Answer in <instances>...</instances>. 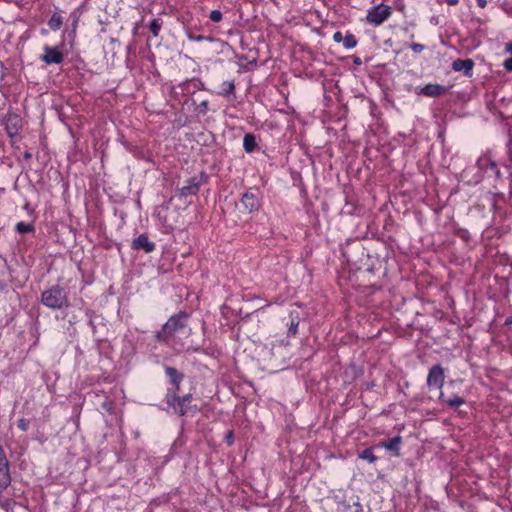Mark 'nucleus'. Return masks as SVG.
<instances>
[{"instance_id": "39448f33", "label": "nucleus", "mask_w": 512, "mask_h": 512, "mask_svg": "<svg viewBox=\"0 0 512 512\" xmlns=\"http://www.w3.org/2000/svg\"><path fill=\"white\" fill-rule=\"evenodd\" d=\"M4 124L12 142L18 141L23 127L22 118L17 114L10 113L5 117Z\"/></svg>"}, {"instance_id": "f257e3e1", "label": "nucleus", "mask_w": 512, "mask_h": 512, "mask_svg": "<svg viewBox=\"0 0 512 512\" xmlns=\"http://www.w3.org/2000/svg\"><path fill=\"white\" fill-rule=\"evenodd\" d=\"M188 321V314L179 312L172 315L168 321L163 325L162 330L158 332L157 339L171 344L173 337L185 330Z\"/></svg>"}, {"instance_id": "72a5a7b5", "label": "nucleus", "mask_w": 512, "mask_h": 512, "mask_svg": "<svg viewBox=\"0 0 512 512\" xmlns=\"http://www.w3.org/2000/svg\"><path fill=\"white\" fill-rule=\"evenodd\" d=\"M505 325H507V326H511V325H512V315H511V316H509V317L506 319V321H505Z\"/></svg>"}, {"instance_id": "b1692460", "label": "nucleus", "mask_w": 512, "mask_h": 512, "mask_svg": "<svg viewBox=\"0 0 512 512\" xmlns=\"http://www.w3.org/2000/svg\"><path fill=\"white\" fill-rule=\"evenodd\" d=\"M298 324H299L298 321H296L294 319L291 320L290 326L288 328V336L289 337L296 335L297 329H298Z\"/></svg>"}, {"instance_id": "6ab92c4d", "label": "nucleus", "mask_w": 512, "mask_h": 512, "mask_svg": "<svg viewBox=\"0 0 512 512\" xmlns=\"http://www.w3.org/2000/svg\"><path fill=\"white\" fill-rule=\"evenodd\" d=\"M359 458L366 460L370 463H374L377 460V457L373 454L372 448H367L359 453Z\"/></svg>"}, {"instance_id": "a878e982", "label": "nucleus", "mask_w": 512, "mask_h": 512, "mask_svg": "<svg viewBox=\"0 0 512 512\" xmlns=\"http://www.w3.org/2000/svg\"><path fill=\"white\" fill-rule=\"evenodd\" d=\"M410 47L415 53H421L425 49V47L419 43H413Z\"/></svg>"}, {"instance_id": "423d86ee", "label": "nucleus", "mask_w": 512, "mask_h": 512, "mask_svg": "<svg viewBox=\"0 0 512 512\" xmlns=\"http://www.w3.org/2000/svg\"><path fill=\"white\" fill-rule=\"evenodd\" d=\"M11 483L9 473V461L0 445V493L3 492Z\"/></svg>"}, {"instance_id": "412c9836", "label": "nucleus", "mask_w": 512, "mask_h": 512, "mask_svg": "<svg viewBox=\"0 0 512 512\" xmlns=\"http://www.w3.org/2000/svg\"><path fill=\"white\" fill-rule=\"evenodd\" d=\"M357 45V39L353 34H346L343 39V46L346 49H353Z\"/></svg>"}, {"instance_id": "9d476101", "label": "nucleus", "mask_w": 512, "mask_h": 512, "mask_svg": "<svg viewBox=\"0 0 512 512\" xmlns=\"http://www.w3.org/2000/svg\"><path fill=\"white\" fill-rule=\"evenodd\" d=\"M241 204L249 213L258 210L260 207L258 197L252 192H246L243 194L241 198Z\"/></svg>"}, {"instance_id": "4be33fe9", "label": "nucleus", "mask_w": 512, "mask_h": 512, "mask_svg": "<svg viewBox=\"0 0 512 512\" xmlns=\"http://www.w3.org/2000/svg\"><path fill=\"white\" fill-rule=\"evenodd\" d=\"M464 399L459 396H453L452 398H449L446 400L447 405L450 407L457 408L464 404Z\"/></svg>"}, {"instance_id": "2eb2a0df", "label": "nucleus", "mask_w": 512, "mask_h": 512, "mask_svg": "<svg viewBox=\"0 0 512 512\" xmlns=\"http://www.w3.org/2000/svg\"><path fill=\"white\" fill-rule=\"evenodd\" d=\"M402 442L401 436H396L389 441L383 442L382 447H384L387 450L394 451L396 455H398V451L400 448V444Z\"/></svg>"}, {"instance_id": "7c9ffc66", "label": "nucleus", "mask_w": 512, "mask_h": 512, "mask_svg": "<svg viewBox=\"0 0 512 512\" xmlns=\"http://www.w3.org/2000/svg\"><path fill=\"white\" fill-rule=\"evenodd\" d=\"M505 52L512 54V43L511 42L505 44Z\"/></svg>"}, {"instance_id": "f704fd0d", "label": "nucleus", "mask_w": 512, "mask_h": 512, "mask_svg": "<svg viewBox=\"0 0 512 512\" xmlns=\"http://www.w3.org/2000/svg\"><path fill=\"white\" fill-rule=\"evenodd\" d=\"M206 105H207L206 101L202 102V107H205Z\"/></svg>"}, {"instance_id": "aec40b11", "label": "nucleus", "mask_w": 512, "mask_h": 512, "mask_svg": "<svg viewBox=\"0 0 512 512\" xmlns=\"http://www.w3.org/2000/svg\"><path fill=\"white\" fill-rule=\"evenodd\" d=\"M48 25L52 30H58L62 25V17L58 14H53L48 21Z\"/></svg>"}, {"instance_id": "2f4dec72", "label": "nucleus", "mask_w": 512, "mask_h": 512, "mask_svg": "<svg viewBox=\"0 0 512 512\" xmlns=\"http://www.w3.org/2000/svg\"><path fill=\"white\" fill-rule=\"evenodd\" d=\"M477 4L479 7L484 8L487 4L486 0H477Z\"/></svg>"}, {"instance_id": "c756f323", "label": "nucleus", "mask_w": 512, "mask_h": 512, "mask_svg": "<svg viewBox=\"0 0 512 512\" xmlns=\"http://www.w3.org/2000/svg\"><path fill=\"white\" fill-rule=\"evenodd\" d=\"M226 441L229 445H232L233 444V441H234V436H233V432L230 431L227 433L226 435Z\"/></svg>"}, {"instance_id": "20e7f679", "label": "nucleus", "mask_w": 512, "mask_h": 512, "mask_svg": "<svg viewBox=\"0 0 512 512\" xmlns=\"http://www.w3.org/2000/svg\"><path fill=\"white\" fill-rule=\"evenodd\" d=\"M206 180L205 174L196 175L184 181L183 185L178 188V193L181 197H188L196 195Z\"/></svg>"}, {"instance_id": "f03ea898", "label": "nucleus", "mask_w": 512, "mask_h": 512, "mask_svg": "<svg viewBox=\"0 0 512 512\" xmlns=\"http://www.w3.org/2000/svg\"><path fill=\"white\" fill-rule=\"evenodd\" d=\"M41 303L52 310L65 309L70 305L65 289L59 285L45 289L41 293Z\"/></svg>"}, {"instance_id": "393cba45", "label": "nucleus", "mask_w": 512, "mask_h": 512, "mask_svg": "<svg viewBox=\"0 0 512 512\" xmlns=\"http://www.w3.org/2000/svg\"><path fill=\"white\" fill-rule=\"evenodd\" d=\"M209 18L212 22H220L222 20V13L219 10L211 11Z\"/></svg>"}, {"instance_id": "1a4fd4ad", "label": "nucleus", "mask_w": 512, "mask_h": 512, "mask_svg": "<svg viewBox=\"0 0 512 512\" xmlns=\"http://www.w3.org/2000/svg\"><path fill=\"white\" fill-rule=\"evenodd\" d=\"M446 91H447V88L443 85L436 84V83H429L423 87L416 88L415 92L417 94H422L427 97L435 98V97H439V96L445 94Z\"/></svg>"}, {"instance_id": "473e14b6", "label": "nucleus", "mask_w": 512, "mask_h": 512, "mask_svg": "<svg viewBox=\"0 0 512 512\" xmlns=\"http://www.w3.org/2000/svg\"><path fill=\"white\" fill-rule=\"evenodd\" d=\"M447 4L450 6L457 5L459 0H446Z\"/></svg>"}, {"instance_id": "c85d7f7f", "label": "nucleus", "mask_w": 512, "mask_h": 512, "mask_svg": "<svg viewBox=\"0 0 512 512\" xmlns=\"http://www.w3.org/2000/svg\"><path fill=\"white\" fill-rule=\"evenodd\" d=\"M503 66L504 68L507 70V71H512V57L509 58V59H506L503 63Z\"/></svg>"}, {"instance_id": "bb28decb", "label": "nucleus", "mask_w": 512, "mask_h": 512, "mask_svg": "<svg viewBox=\"0 0 512 512\" xmlns=\"http://www.w3.org/2000/svg\"><path fill=\"white\" fill-rule=\"evenodd\" d=\"M344 36L341 32L337 31L333 34V40L337 43L342 42L343 43Z\"/></svg>"}, {"instance_id": "dca6fc26", "label": "nucleus", "mask_w": 512, "mask_h": 512, "mask_svg": "<svg viewBox=\"0 0 512 512\" xmlns=\"http://www.w3.org/2000/svg\"><path fill=\"white\" fill-rule=\"evenodd\" d=\"M166 374L170 378L171 382L176 386V389H179V383L183 379V375L179 373L175 368L173 367H167L166 368Z\"/></svg>"}, {"instance_id": "4468645a", "label": "nucleus", "mask_w": 512, "mask_h": 512, "mask_svg": "<svg viewBox=\"0 0 512 512\" xmlns=\"http://www.w3.org/2000/svg\"><path fill=\"white\" fill-rule=\"evenodd\" d=\"M256 146H257V143H256L255 136L251 133L245 134L244 138H243L244 150L248 153H251L255 150Z\"/></svg>"}, {"instance_id": "ddd939ff", "label": "nucleus", "mask_w": 512, "mask_h": 512, "mask_svg": "<svg viewBox=\"0 0 512 512\" xmlns=\"http://www.w3.org/2000/svg\"><path fill=\"white\" fill-rule=\"evenodd\" d=\"M474 67V62L471 59H457L452 63V69L454 71H462L464 75L471 76Z\"/></svg>"}, {"instance_id": "0eeeda50", "label": "nucleus", "mask_w": 512, "mask_h": 512, "mask_svg": "<svg viewBox=\"0 0 512 512\" xmlns=\"http://www.w3.org/2000/svg\"><path fill=\"white\" fill-rule=\"evenodd\" d=\"M445 375L444 369L440 364L433 365L427 376V385L441 389L444 385Z\"/></svg>"}, {"instance_id": "cd10ccee", "label": "nucleus", "mask_w": 512, "mask_h": 512, "mask_svg": "<svg viewBox=\"0 0 512 512\" xmlns=\"http://www.w3.org/2000/svg\"><path fill=\"white\" fill-rule=\"evenodd\" d=\"M18 428L21 429L22 431H26L27 428H28V423L26 422L25 419H20L18 421V424H17Z\"/></svg>"}, {"instance_id": "7ed1b4c3", "label": "nucleus", "mask_w": 512, "mask_h": 512, "mask_svg": "<svg viewBox=\"0 0 512 512\" xmlns=\"http://www.w3.org/2000/svg\"><path fill=\"white\" fill-rule=\"evenodd\" d=\"M392 14L390 6L379 4L367 11L366 20L373 26H379L384 23Z\"/></svg>"}, {"instance_id": "a211bd4d", "label": "nucleus", "mask_w": 512, "mask_h": 512, "mask_svg": "<svg viewBox=\"0 0 512 512\" xmlns=\"http://www.w3.org/2000/svg\"><path fill=\"white\" fill-rule=\"evenodd\" d=\"M235 85L233 81H225L222 83V90L220 92L223 96L234 94Z\"/></svg>"}, {"instance_id": "6e6552de", "label": "nucleus", "mask_w": 512, "mask_h": 512, "mask_svg": "<svg viewBox=\"0 0 512 512\" xmlns=\"http://www.w3.org/2000/svg\"><path fill=\"white\" fill-rule=\"evenodd\" d=\"M43 51L44 54L41 55L40 59L48 65L60 64L64 60L63 53L56 47L45 45Z\"/></svg>"}, {"instance_id": "f3484780", "label": "nucleus", "mask_w": 512, "mask_h": 512, "mask_svg": "<svg viewBox=\"0 0 512 512\" xmlns=\"http://www.w3.org/2000/svg\"><path fill=\"white\" fill-rule=\"evenodd\" d=\"M15 230L20 234L32 232L34 226L32 223L18 222L15 226Z\"/></svg>"}, {"instance_id": "5701e85b", "label": "nucleus", "mask_w": 512, "mask_h": 512, "mask_svg": "<svg viewBox=\"0 0 512 512\" xmlns=\"http://www.w3.org/2000/svg\"><path fill=\"white\" fill-rule=\"evenodd\" d=\"M149 29L151 31V33L157 37L159 32H160V29H161V23L157 20V19H154L150 25H149Z\"/></svg>"}, {"instance_id": "9b49d317", "label": "nucleus", "mask_w": 512, "mask_h": 512, "mask_svg": "<svg viewBox=\"0 0 512 512\" xmlns=\"http://www.w3.org/2000/svg\"><path fill=\"white\" fill-rule=\"evenodd\" d=\"M132 248L135 250H143L146 253H150L155 249V244L149 241L146 235L141 234L136 239L133 240Z\"/></svg>"}, {"instance_id": "f8f14e48", "label": "nucleus", "mask_w": 512, "mask_h": 512, "mask_svg": "<svg viewBox=\"0 0 512 512\" xmlns=\"http://www.w3.org/2000/svg\"><path fill=\"white\" fill-rule=\"evenodd\" d=\"M191 400H192L191 394H187V395L183 396L182 398L174 397V400L171 403V405L173 406L174 410L179 415H185L188 411V406L191 403Z\"/></svg>"}]
</instances>
